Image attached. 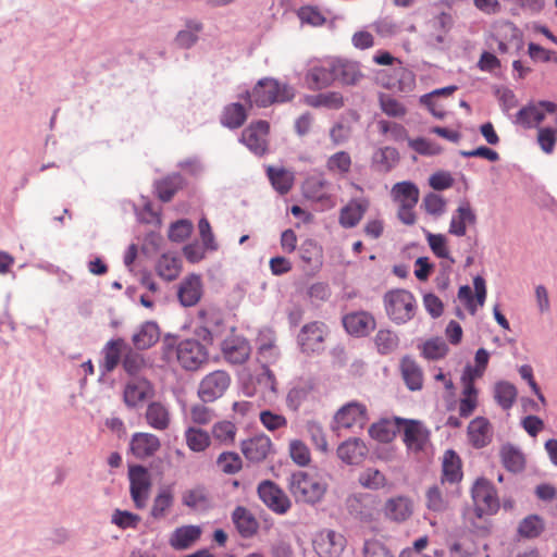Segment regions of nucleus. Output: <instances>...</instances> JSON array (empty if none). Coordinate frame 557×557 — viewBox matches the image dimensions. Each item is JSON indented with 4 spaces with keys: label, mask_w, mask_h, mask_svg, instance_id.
I'll return each instance as SVG.
<instances>
[{
    "label": "nucleus",
    "mask_w": 557,
    "mask_h": 557,
    "mask_svg": "<svg viewBox=\"0 0 557 557\" xmlns=\"http://www.w3.org/2000/svg\"><path fill=\"white\" fill-rule=\"evenodd\" d=\"M345 331L354 337H366L375 327L373 315L367 311H354L343 315Z\"/></svg>",
    "instance_id": "15"
},
{
    "label": "nucleus",
    "mask_w": 557,
    "mask_h": 557,
    "mask_svg": "<svg viewBox=\"0 0 557 557\" xmlns=\"http://www.w3.org/2000/svg\"><path fill=\"white\" fill-rule=\"evenodd\" d=\"M202 296V283L199 274L190 273L178 285L177 298L180 304L185 307L197 305Z\"/></svg>",
    "instance_id": "18"
},
{
    "label": "nucleus",
    "mask_w": 557,
    "mask_h": 557,
    "mask_svg": "<svg viewBox=\"0 0 557 557\" xmlns=\"http://www.w3.org/2000/svg\"><path fill=\"white\" fill-rule=\"evenodd\" d=\"M141 518L139 515L128 510L115 509L111 516V523L122 530L136 529Z\"/></svg>",
    "instance_id": "56"
},
{
    "label": "nucleus",
    "mask_w": 557,
    "mask_h": 557,
    "mask_svg": "<svg viewBox=\"0 0 557 557\" xmlns=\"http://www.w3.org/2000/svg\"><path fill=\"white\" fill-rule=\"evenodd\" d=\"M419 187L411 181H403L396 183L392 188V196L399 206H406L413 209L419 201Z\"/></svg>",
    "instance_id": "32"
},
{
    "label": "nucleus",
    "mask_w": 557,
    "mask_h": 557,
    "mask_svg": "<svg viewBox=\"0 0 557 557\" xmlns=\"http://www.w3.org/2000/svg\"><path fill=\"white\" fill-rule=\"evenodd\" d=\"M199 235L202 242V246L208 251H215L219 245L215 240L211 224L206 216H202L198 221Z\"/></svg>",
    "instance_id": "60"
},
{
    "label": "nucleus",
    "mask_w": 557,
    "mask_h": 557,
    "mask_svg": "<svg viewBox=\"0 0 557 557\" xmlns=\"http://www.w3.org/2000/svg\"><path fill=\"white\" fill-rule=\"evenodd\" d=\"M181 270V259L170 256L168 252L161 255L156 264L157 274L168 282L174 281Z\"/></svg>",
    "instance_id": "42"
},
{
    "label": "nucleus",
    "mask_w": 557,
    "mask_h": 557,
    "mask_svg": "<svg viewBox=\"0 0 557 557\" xmlns=\"http://www.w3.org/2000/svg\"><path fill=\"white\" fill-rule=\"evenodd\" d=\"M173 502L174 496L172 490L169 486L161 488L154 497L150 515L154 519L162 518L165 511L173 505Z\"/></svg>",
    "instance_id": "51"
},
{
    "label": "nucleus",
    "mask_w": 557,
    "mask_h": 557,
    "mask_svg": "<svg viewBox=\"0 0 557 557\" xmlns=\"http://www.w3.org/2000/svg\"><path fill=\"white\" fill-rule=\"evenodd\" d=\"M313 386L309 382H304L293 386L286 396V406L294 412H297L302 403L308 398Z\"/></svg>",
    "instance_id": "46"
},
{
    "label": "nucleus",
    "mask_w": 557,
    "mask_h": 557,
    "mask_svg": "<svg viewBox=\"0 0 557 557\" xmlns=\"http://www.w3.org/2000/svg\"><path fill=\"white\" fill-rule=\"evenodd\" d=\"M129 494L137 509L146 506L152 486V480L147 467L140 463H129L127 472Z\"/></svg>",
    "instance_id": "4"
},
{
    "label": "nucleus",
    "mask_w": 557,
    "mask_h": 557,
    "mask_svg": "<svg viewBox=\"0 0 557 557\" xmlns=\"http://www.w3.org/2000/svg\"><path fill=\"white\" fill-rule=\"evenodd\" d=\"M297 16L302 24L311 26H322L326 23V17L321 13L318 7L304 5L297 11Z\"/></svg>",
    "instance_id": "58"
},
{
    "label": "nucleus",
    "mask_w": 557,
    "mask_h": 557,
    "mask_svg": "<svg viewBox=\"0 0 557 557\" xmlns=\"http://www.w3.org/2000/svg\"><path fill=\"white\" fill-rule=\"evenodd\" d=\"M272 448V442L265 434H259L240 442L244 457L251 463L263 461Z\"/></svg>",
    "instance_id": "16"
},
{
    "label": "nucleus",
    "mask_w": 557,
    "mask_h": 557,
    "mask_svg": "<svg viewBox=\"0 0 557 557\" xmlns=\"http://www.w3.org/2000/svg\"><path fill=\"white\" fill-rule=\"evenodd\" d=\"M360 484L370 490H379L385 485V475L377 469L369 468L360 474Z\"/></svg>",
    "instance_id": "62"
},
{
    "label": "nucleus",
    "mask_w": 557,
    "mask_h": 557,
    "mask_svg": "<svg viewBox=\"0 0 557 557\" xmlns=\"http://www.w3.org/2000/svg\"><path fill=\"white\" fill-rule=\"evenodd\" d=\"M187 185L186 178L178 172L166 175L153 183L154 194L164 203L170 202L175 194Z\"/></svg>",
    "instance_id": "21"
},
{
    "label": "nucleus",
    "mask_w": 557,
    "mask_h": 557,
    "mask_svg": "<svg viewBox=\"0 0 557 557\" xmlns=\"http://www.w3.org/2000/svg\"><path fill=\"white\" fill-rule=\"evenodd\" d=\"M306 83L311 90L331 86L336 81L334 58L313 64L306 73Z\"/></svg>",
    "instance_id": "13"
},
{
    "label": "nucleus",
    "mask_w": 557,
    "mask_h": 557,
    "mask_svg": "<svg viewBox=\"0 0 557 557\" xmlns=\"http://www.w3.org/2000/svg\"><path fill=\"white\" fill-rule=\"evenodd\" d=\"M502 462L505 469L512 473L521 472L525 467V459L521 449L510 443L500 449Z\"/></svg>",
    "instance_id": "34"
},
{
    "label": "nucleus",
    "mask_w": 557,
    "mask_h": 557,
    "mask_svg": "<svg viewBox=\"0 0 557 557\" xmlns=\"http://www.w3.org/2000/svg\"><path fill=\"white\" fill-rule=\"evenodd\" d=\"M337 457L347 465L360 463L368 453L366 444L358 437H351L337 447Z\"/></svg>",
    "instance_id": "26"
},
{
    "label": "nucleus",
    "mask_w": 557,
    "mask_h": 557,
    "mask_svg": "<svg viewBox=\"0 0 557 557\" xmlns=\"http://www.w3.org/2000/svg\"><path fill=\"white\" fill-rule=\"evenodd\" d=\"M161 447L157 435L145 432H136L132 435L129 450L137 459H146L153 456Z\"/></svg>",
    "instance_id": "19"
},
{
    "label": "nucleus",
    "mask_w": 557,
    "mask_h": 557,
    "mask_svg": "<svg viewBox=\"0 0 557 557\" xmlns=\"http://www.w3.org/2000/svg\"><path fill=\"white\" fill-rule=\"evenodd\" d=\"M467 433L470 444L476 449L484 448L492 442L491 422L485 417H476L470 421Z\"/></svg>",
    "instance_id": "25"
},
{
    "label": "nucleus",
    "mask_w": 557,
    "mask_h": 557,
    "mask_svg": "<svg viewBox=\"0 0 557 557\" xmlns=\"http://www.w3.org/2000/svg\"><path fill=\"white\" fill-rule=\"evenodd\" d=\"M409 147L419 154L425 157L438 156L443 151V148L440 145L431 141L430 139L423 136L409 139Z\"/></svg>",
    "instance_id": "57"
},
{
    "label": "nucleus",
    "mask_w": 557,
    "mask_h": 557,
    "mask_svg": "<svg viewBox=\"0 0 557 557\" xmlns=\"http://www.w3.org/2000/svg\"><path fill=\"white\" fill-rule=\"evenodd\" d=\"M381 110L391 117H403L406 114V107L396 98L381 92L379 95Z\"/></svg>",
    "instance_id": "54"
},
{
    "label": "nucleus",
    "mask_w": 557,
    "mask_h": 557,
    "mask_svg": "<svg viewBox=\"0 0 557 557\" xmlns=\"http://www.w3.org/2000/svg\"><path fill=\"white\" fill-rule=\"evenodd\" d=\"M367 414V408L364 405L359 404L357 401H350L344 406H342L336 414L335 420L338 424L344 428H350L356 422L364 419Z\"/></svg>",
    "instance_id": "33"
},
{
    "label": "nucleus",
    "mask_w": 557,
    "mask_h": 557,
    "mask_svg": "<svg viewBox=\"0 0 557 557\" xmlns=\"http://www.w3.org/2000/svg\"><path fill=\"white\" fill-rule=\"evenodd\" d=\"M544 520L540 515L533 513L523 518L518 525V534L523 539L539 537L544 531Z\"/></svg>",
    "instance_id": "45"
},
{
    "label": "nucleus",
    "mask_w": 557,
    "mask_h": 557,
    "mask_svg": "<svg viewBox=\"0 0 557 557\" xmlns=\"http://www.w3.org/2000/svg\"><path fill=\"white\" fill-rule=\"evenodd\" d=\"M537 143L545 153H552L557 143V131L552 126L539 127Z\"/></svg>",
    "instance_id": "63"
},
{
    "label": "nucleus",
    "mask_w": 557,
    "mask_h": 557,
    "mask_svg": "<svg viewBox=\"0 0 557 557\" xmlns=\"http://www.w3.org/2000/svg\"><path fill=\"white\" fill-rule=\"evenodd\" d=\"M517 396L518 391L512 383L504 380L495 383L494 398L504 410H508L513 406Z\"/></svg>",
    "instance_id": "40"
},
{
    "label": "nucleus",
    "mask_w": 557,
    "mask_h": 557,
    "mask_svg": "<svg viewBox=\"0 0 557 557\" xmlns=\"http://www.w3.org/2000/svg\"><path fill=\"white\" fill-rule=\"evenodd\" d=\"M370 206L367 198H352L341 210L338 223L344 228H354L364 216Z\"/></svg>",
    "instance_id": "17"
},
{
    "label": "nucleus",
    "mask_w": 557,
    "mask_h": 557,
    "mask_svg": "<svg viewBox=\"0 0 557 557\" xmlns=\"http://www.w3.org/2000/svg\"><path fill=\"white\" fill-rule=\"evenodd\" d=\"M201 29L200 23H189L187 29H182L177 33L175 41L178 47L188 49L193 47L198 40L197 33Z\"/></svg>",
    "instance_id": "61"
},
{
    "label": "nucleus",
    "mask_w": 557,
    "mask_h": 557,
    "mask_svg": "<svg viewBox=\"0 0 557 557\" xmlns=\"http://www.w3.org/2000/svg\"><path fill=\"white\" fill-rule=\"evenodd\" d=\"M154 386L147 377H135L127 381L123 389V401L129 409L154 397Z\"/></svg>",
    "instance_id": "11"
},
{
    "label": "nucleus",
    "mask_w": 557,
    "mask_h": 557,
    "mask_svg": "<svg viewBox=\"0 0 557 557\" xmlns=\"http://www.w3.org/2000/svg\"><path fill=\"white\" fill-rule=\"evenodd\" d=\"M412 513V504L405 496L389 498L385 504V515L394 521H405Z\"/></svg>",
    "instance_id": "37"
},
{
    "label": "nucleus",
    "mask_w": 557,
    "mask_h": 557,
    "mask_svg": "<svg viewBox=\"0 0 557 557\" xmlns=\"http://www.w3.org/2000/svg\"><path fill=\"white\" fill-rule=\"evenodd\" d=\"M462 476L461 458L453 448L447 449L442 460V482L459 483Z\"/></svg>",
    "instance_id": "28"
},
{
    "label": "nucleus",
    "mask_w": 557,
    "mask_h": 557,
    "mask_svg": "<svg viewBox=\"0 0 557 557\" xmlns=\"http://www.w3.org/2000/svg\"><path fill=\"white\" fill-rule=\"evenodd\" d=\"M346 539L343 534L326 530L321 534L320 540L315 541V550L320 557H339L346 547Z\"/></svg>",
    "instance_id": "20"
},
{
    "label": "nucleus",
    "mask_w": 557,
    "mask_h": 557,
    "mask_svg": "<svg viewBox=\"0 0 557 557\" xmlns=\"http://www.w3.org/2000/svg\"><path fill=\"white\" fill-rule=\"evenodd\" d=\"M122 368L125 371V373L131 377H141L139 373L147 368L148 362L147 359L138 352V350L134 349L129 345H127V348L125 350V354L123 356L122 360Z\"/></svg>",
    "instance_id": "38"
},
{
    "label": "nucleus",
    "mask_w": 557,
    "mask_h": 557,
    "mask_svg": "<svg viewBox=\"0 0 557 557\" xmlns=\"http://www.w3.org/2000/svg\"><path fill=\"white\" fill-rule=\"evenodd\" d=\"M231 384L227 372L216 370L206 375L198 388V396L203 403H212L220 398Z\"/></svg>",
    "instance_id": "10"
},
{
    "label": "nucleus",
    "mask_w": 557,
    "mask_h": 557,
    "mask_svg": "<svg viewBox=\"0 0 557 557\" xmlns=\"http://www.w3.org/2000/svg\"><path fill=\"white\" fill-rule=\"evenodd\" d=\"M255 104L268 108L275 103L289 102L295 97V89L287 83L273 77H263L253 87Z\"/></svg>",
    "instance_id": "2"
},
{
    "label": "nucleus",
    "mask_w": 557,
    "mask_h": 557,
    "mask_svg": "<svg viewBox=\"0 0 557 557\" xmlns=\"http://www.w3.org/2000/svg\"><path fill=\"white\" fill-rule=\"evenodd\" d=\"M267 176L274 190L280 195H286L293 187L294 176L285 168L269 165L267 168Z\"/></svg>",
    "instance_id": "35"
},
{
    "label": "nucleus",
    "mask_w": 557,
    "mask_h": 557,
    "mask_svg": "<svg viewBox=\"0 0 557 557\" xmlns=\"http://www.w3.org/2000/svg\"><path fill=\"white\" fill-rule=\"evenodd\" d=\"M375 344L381 355H388L397 348L399 338L389 330H380L375 336Z\"/></svg>",
    "instance_id": "55"
},
{
    "label": "nucleus",
    "mask_w": 557,
    "mask_h": 557,
    "mask_svg": "<svg viewBox=\"0 0 557 557\" xmlns=\"http://www.w3.org/2000/svg\"><path fill=\"white\" fill-rule=\"evenodd\" d=\"M216 466L225 474H235L243 468V460L236 451H222L216 458Z\"/></svg>",
    "instance_id": "50"
},
{
    "label": "nucleus",
    "mask_w": 557,
    "mask_h": 557,
    "mask_svg": "<svg viewBox=\"0 0 557 557\" xmlns=\"http://www.w3.org/2000/svg\"><path fill=\"white\" fill-rule=\"evenodd\" d=\"M394 422L397 429L405 425L403 441L409 449L421 451L430 438V431L419 420L395 417Z\"/></svg>",
    "instance_id": "8"
},
{
    "label": "nucleus",
    "mask_w": 557,
    "mask_h": 557,
    "mask_svg": "<svg viewBox=\"0 0 557 557\" xmlns=\"http://www.w3.org/2000/svg\"><path fill=\"white\" fill-rule=\"evenodd\" d=\"M289 456L299 467H307L311 461L308 446L300 440H294L289 444Z\"/></svg>",
    "instance_id": "59"
},
{
    "label": "nucleus",
    "mask_w": 557,
    "mask_h": 557,
    "mask_svg": "<svg viewBox=\"0 0 557 557\" xmlns=\"http://www.w3.org/2000/svg\"><path fill=\"white\" fill-rule=\"evenodd\" d=\"M306 103L313 108L339 109L344 106V97L337 91H326L306 96Z\"/></svg>",
    "instance_id": "39"
},
{
    "label": "nucleus",
    "mask_w": 557,
    "mask_h": 557,
    "mask_svg": "<svg viewBox=\"0 0 557 557\" xmlns=\"http://www.w3.org/2000/svg\"><path fill=\"white\" fill-rule=\"evenodd\" d=\"M545 120L544 112L541 110L537 103L530 101L525 106H523L516 113V123L522 125L524 128L530 129L534 125L532 121L535 122L536 125L542 123Z\"/></svg>",
    "instance_id": "43"
},
{
    "label": "nucleus",
    "mask_w": 557,
    "mask_h": 557,
    "mask_svg": "<svg viewBox=\"0 0 557 557\" xmlns=\"http://www.w3.org/2000/svg\"><path fill=\"white\" fill-rule=\"evenodd\" d=\"M148 424L156 430H165L170 424L168 409L160 401H151L146 410Z\"/></svg>",
    "instance_id": "41"
},
{
    "label": "nucleus",
    "mask_w": 557,
    "mask_h": 557,
    "mask_svg": "<svg viewBox=\"0 0 557 557\" xmlns=\"http://www.w3.org/2000/svg\"><path fill=\"white\" fill-rule=\"evenodd\" d=\"M299 258L312 270H319L323 264L322 247L314 239L307 238L299 247Z\"/></svg>",
    "instance_id": "36"
},
{
    "label": "nucleus",
    "mask_w": 557,
    "mask_h": 557,
    "mask_svg": "<svg viewBox=\"0 0 557 557\" xmlns=\"http://www.w3.org/2000/svg\"><path fill=\"white\" fill-rule=\"evenodd\" d=\"M476 223V214L468 201H463L455 210L448 233L458 237L465 236L467 233V225Z\"/></svg>",
    "instance_id": "23"
},
{
    "label": "nucleus",
    "mask_w": 557,
    "mask_h": 557,
    "mask_svg": "<svg viewBox=\"0 0 557 557\" xmlns=\"http://www.w3.org/2000/svg\"><path fill=\"white\" fill-rule=\"evenodd\" d=\"M325 323L321 321L309 322L300 329L297 335V345L302 354L320 352L325 339Z\"/></svg>",
    "instance_id": "9"
},
{
    "label": "nucleus",
    "mask_w": 557,
    "mask_h": 557,
    "mask_svg": "<svg viewBox=\"0 0 557 557\" xmlns=\"http://www.w3.org/2000/svg\"><path fill=\"white\" fill-rule=\"evenodd\" d=\"M194 224L189 219L182 218L170 224L168 238L173 243H183L193 233Z\"/></svg>",
    "instance_id": "48"
},
{
    "label": "nucleus",
    "mask_w": 557,
    "mask_h": 557,
    "mask_svg": "<svg viewBox=\"0 0 557 557\" xmlns=\"http://www.w3.org/2000/svg\"><path fill=\"white\" fill-rule=\"evenodd\" d=\"M127 345L123 337H114L106 343L101 349L102 360L99 362L102 375L113 372L122 363Z\"/></svg>",
    "instance_id": "14"
},
{
    "label": "nucleus",
    "mask_w": 557,
    "mask_h": 557,
    "mask_svg": "<svg viewBox=\"0 0 557 557\" xmlns=\"http://www.w3.org/2000/svg\"><path fill=\"white\" fill-rule=\"evenodd\" d=\"M423 233L425 235L429 247L435 257L440 259H446L450 263L456 262V260L450 256L447 247V237L444 234H434L425 228H423Z\"/></svg>",
    "instance_id": "44"
},
{
    "label": "nucleus",
    "mask_w": 557,
    "mask_h": 557,
    "mask_svg": "<svg viewBox=\"0 0 557 557\" xmlns=\"http://www.w3.org/2000/svg\"><path fill=\"white\" fill-rule=\"evenodd\" d=\"M201 534L200 525H182L173 531L169 544L175 550H186L201 537Z\"/></svg>",
    "instance_id": "24"
},
{
    "label": "nucleus",
    "mask_w": 557,
    "mask_h": 557,
    "mask_svg": "<svg viewBox=\"0 0 557 557\" xmlns=\"http://www.w3.org/2000/svg\"><path fill=\"white\" fill-rule=\"evenodd\" d=\"M449 348L441 337H433L428 339L422 347V356L432 361L445 358Z\"/></svg>",
    "instance_id": "49"
},
{
    "label": "nucleus",
    "mask_w": 557,
    "mask_h": 557,
    "mask_svg": "<svg viewBox=\"0 0 557 557\" xmlns=\"http://www.w3.org/2000/svg\"><path fill=\"white\" fill-rule=\"evenodd\" d=\"M474 504L486 507L487 515H495L500 507L495 485L485 476H479L471 487Z\"/></svg>",
    "instance_id": "12"
},
{
    "label": "nucleus",
    "mask_w": 557,
    "mask_h": 557,
    "mask_svg": "<svg viewBox=\"0 0 557 557\" xmlns=\"http://www.w3.org/2000/svg\"><path fill=\"white\" fill-rule=\"evenodd\" d=\"M257 494L260 500L273 512L285 515L292 507L290 499L273 481L263 480L258 484Z\"/></svg>",
    "instance_id": "5"
},
{
    "label": "nucleus",
    "mask_w": 557,
    "mask_h": 557,
    "mask_svg": "<svg viewBox=\"0 0 557 557\" xmlns=\"http://www.w3.org/2000/svg\"><path fill=\"white\" fill-rule=\"evenodd\" d=\"M208 500L206 488L202 485L187 490L182 497L183 505L190 509H196L199 505L207 504Z\"/></svg>",
    "instance_id": "64"
},
{
    "label": "nucleus",
    "mask_w": 557,
    "mask_h": 557,
    "mask_svg": "<svg viewBox=\"0 0 557 557\" xmlns=\"http://www.w3.org/2000/svg\"><path fill=\"white\" fill-rule=\"evenodd\" d=\"M383 302L387 317L397 325L406 324L416 314V297L407 289L396 288L386 292Z\"/></svg>",
    "instance_id": "1"
},
{
    "label": "nucleus",
    "mask_w": 557,
    "mask_h": 557,
    "mask_svg": "<svg viewBox=\"0 0 557 557\" xmlns=\"http://www.w3.org/2000/svg\"><path fill=\"white\" fill-rule=\"evenodd\" d=\"M289 491L297 503L315 505L323 499L326 484L305 471H296L290 475Z\"/></svg>",
    "instance_id": "3"
},
{
    "label": "nucleus",
    "mask_w": 557,
    "mask_h": 557,
    "mask_svg": "<svg viewBox=\"0 0 557 557\" xmlns=\"http://www.w3.org/2000/svg\"><path fill=\"white\" fill-rule=\"evenodd\" d=\"M400 371L407 388L411 392L420 391L423 386V373L418 363L410 357L404 356L400 360Z\"/></svg>",
    "instance_id": "31"
},
{
    "label": "nucleus",
    "mask_w": 557,
    "mask_h": 557,
    "mask_svg": "<svg viewBox=\"0 0 557 557\" xmlns=\"http://www.w3.org/2000/svg\"><path fill=\"white\" fill-rule=\"evenodd\" d=\"M249 111L242 102H232L223 108L220 123L228 129L242 127L248 119Z\"/></svg>",
    "instance_id": "29"
},
{
    "label": "nucleus",
    "mask_w": 557,
    "mask_h": 557,
    "mask_svg": "<svg viewBox=\"0 0 557 557\" xmlns=\"http://www.w3.org/2000/svg\"><path fill=\"white\" fill-rule=\"evenodd\" d=\"M334 65L336 81L343 85L354 86L363 77L358 62L334 58Z\"/></svg>",
    "instance_id": "30"
},
{
    "label": "nucleus",
    "mask_w": 557,
    "mask_h": 557,
    "mask_svg": "<svg viewBox=\"0 0 557 557\" xmlns=\"http://www.w3.org/2000/svg\"><path fill=\"white\" fill-rule=\"evenodd\" d=\"M209 351L196 339H183L177 345V361L187 371H196L207 362Z\"/></svg>",
    "instance_id": "6"
},
{
    "label": "nucleus",
    "mask_w": 557,
    "mask_h": 557,
    "mask_svg": "<svg viewBox=\"0 0 557 557\" xmlns=\"http://www.w3.org/2000/svg\"><path fill=\"white\" fill-rule=\"evenodd\" d=\"M269 133L270 123L267 120H257L243 129L238 140L253 154L262 157L268 151V143L264 137Z\"/></svg>",
    "instance_id": "7"
},
{
    "label": "nucleus",
    "mask_w": 557,
    "mask_h": 557,
    "mask_svg": "<svg viewBox=\"0 0 557 557\" xmlns=\"http://www.w3.org/2000/svg\"><path fill=\"white\" fill-rule=\"evenodd\" d=\"M369 435L381 443H391L396 436V430L388 419H381L369 428Z\"/></svg>",
    "instance_id": "47"
},
{
    "label": "nucleus",
    "mask_w": 557,
    "mask_h": 557,
    "mask_svg": "<svg viewBox=\"0 0 557 557\" xmlns=\"http://www.w3.org/2000/svg\"><path fill=\"white\" fill-rule=\"evenodd\" d=\"M222 350L226 358H228L233 363H243L249 357L248 345L246 341H243L239 344L228 343L227 341L223 342Z\"/></svg>",
    "instance_id": "53"
},
{
    "label": "nucleus",
    "mask_w": 557,
    "mask_h": 557,
    "mask_svg": "<svg viewBox=\"0 0 557 557\" xmlns=\"http://www.w3.org/2000/svg\"><path fill=\"white\" fill-rule=\"evenodd\" d=\"M160 338V329L156 321H146L133 334L132 343L136 350L151 348Z\"/></svg>",
    "instance_id": "27"
},
{
    "label": "nucleus",
    "mask_w": 557,
    "mask_h": 557,
    "mask_svg": "<svg viewBox=\"0 0 557 557\" xmlns=\"http://www.w3.org/2000/svg\"><path fill=\"white\" fill-rule=\"evenodd\" d=\"M232 522L243 539H251L258 533L259 521L252 512L244 506H236L233 510Z\"/></svg>",
    "instance_id": "22"
},
{
    "label": "nucleus",
    "mask_w": 557,
    "mask_h": 557,
    "mask_svg": "<svg viewBox=\"0 0 557 557\" xmlns=\"http://www.w3.org/2000/svg\"><path fill=\"white\" fill-rule=\"evenodd\" d=\"M185 435L188 448L195 453L203 451L210 445L209 434L202 429L188 428Z\"/></svg>",
    "instance_id": "52"
}]
</instances>
